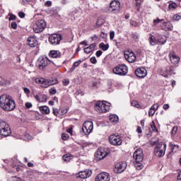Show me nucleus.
I'll use <instances>...</instances> for the list:
<instances>
[{"instance_id": "nucleus-1", "label": "nucleus", "mask_w": 181, "mask_h": 181, "mask_svg": "<svg viewBox=\"0 0 181 181\" xmlns=\"http://www.w3.org/2000/svg\"><path fill=\"white\" fill-rule=\"evenodd\" d=\"M0 107L4 111H13L16 107V104L11 96L2 95L0 96Z\"/></svg>"}, {"instance_id": "nucleus-2", "label": "nucleus", "mask_w": 181, "mask_h": 181, "mask_svg": "<svg viewBox=\"0 0 181 181\" xmlns=\"http://www.w3.org/2000/svg\"><path fill=\"white\" fill-rule=\"evenodd\" d=\"M110 107H111V103L107 101H98L95 104V110L97 112H107V111H110Z\"/></svg>"}, {"instance_id": "nucleus-3", "label": "nucleus", "mask_w": 181, "mask_h": 181, "mask_svg": "<svg viewBox=\"0 0 181 181\" xmlns=\"http://www.w3.org/2000/svg\"><path fill=\"white\" fill-rule=\"evenodd\" d=\"M166 151V144L164 142L158 143L154 148V154L157 158H162L165 156V152Z\"/></svg>"}, {"instance_id": "nucleus-4", "label": "nucleus", "mask_w": 181, "mask_h": 181, "mask_svg": "<svg viewBox=\"0 0 181 181\" xmlns=\"http://www.w3.org/2000/svg\"><path fill=\"white\" fill-rule=\"evenodd\" d=\"M12 134L9 124L3 120L0 121V135L2 136H9Z\"/></svg>"}, {"instance_id": "nucleus-5", "label": "nucleus", "mask_w": 181, "mask_h": 181, "mask_svg": "<svg viewBox=\"0 0 181 181\" xmlns=\"http://www.w3.org/2000/svg\"><path fill=\"white\" fill-rule=\"evenodd\" d=\"M46 28V21L45 20H38L33 25V31L35 33H42Z\"/></svg>"}, {"instance_id": "nucleus-6", "label": "nucleus", "mask_w": 181, "mask_h": 181, "mask_svg": "<svg viewBox=\"0 0 181 181\" xmlns=\"http://www.w3.org/2000/svg\"><path fill=\"white\" fill-rule=\"evenodd\" d=\"M113 73L118 76H126L128 74V67L124 64L117 65L113 69Z\"/></svg>"}, {"instance_id": "nucleus-7", "label": "nucleus", "mask_w": 181, "mask_h": 181, "mask_svg": "<svg viewBox=\"0 0 181 181\" xmlns=\"http://www.w3.org/2000/svg\"><path fill=\"white\" fill-rule=\"evenodd\" d=\"M49 64L50 60L49 58H47V57H40L37 62L36 66L40 70H43V69H45L46 66H49Z\"/></svg>"}, {"instance_id": "nucleus-8", "label": "nucleus", "mask_w": 181, "mask_h": 181, "mask_svg": "<svg viewBox=\"0 0 181 181\" xmlns=\"http://www.w3.org/2000/svg\"><path fill=\"white\" fill-rule=\"evenodd\" d=\"M93 129H94L93 122L86 121L83 123L82 131L84 132L85 135H90V134L93 132Z\"/></svg>"}, {"instance_id": "nucleus-9", "label": "nucleus", "mask_w": 181, "mask_h": 181, "mask_svg": "<svg viewBox=\"0 0 181 181\" xmlns=\"http://www.w3.org/2000/svg\"><path fill=\"white\" fill-rule=\"evenodd\" d=\"M109 141L111 145H114L115 146H119L122 145V139H121V136L112 134L109 137Z\"/></svg>"}, {"instance_id": "nucleus-10", "label": "nucleus", "mask_w": 181, "mask_h": 181, "mask_svg": "<svg viewBox=\"0 0 181 181\" xmlns=\"http://www.w3.org/2000/svg\"><path fill=\"white\" fill-rule=\"evenodd\" d=\"M119 5L120 4L118 1H112L110 3V6L107 8V12L108 13H111L112 12H114V13H117L119 12Z\"/></svg>"}, {"instance_id": "nucleus-11", "label": "nucleus", "mask_w": 181, "mask_h": 181, "mask_svg": "<svg viewBox=\"0 0 181 181\" xmlns=\"http://www.w3.org/2000/svg\"><path fill=\"white\" fill-rule=\"evenodd\" d=\"M61 41H62V35L59 34H52L49 37V42L53 46H57V45H60Z\"/></svg>"}, {"instance_id": "nucleus-12", "label": "nucleus", "mask_w": 181, "mask_h": 181, "mask_svg": "<svg viewBox=\"0 0 181 181\" xmlns=\"http://www.w3.org/2000/svg\"><path fill=\"white\" fill-rule=\"evenodd\" d=\"M124 58L129 63H135L136 60V56L132 50H127L124 52Z\"/></svg>"}, {"instance_id": "nucleus-13", "label": "nucleus", "mask_w": 181, "mask_h": 181, "mask_svg": "<svg viewBox=\"0 0 181 181\" xmlns=\"http://www.w3.org/2000/svg\"><path fill=\"white\" fill-rule=\"evenodd\" d=\"M135 162H142L144 160V151L142 148H138L133 154Z\"/></svg>"}, {"instance_id": "nucleus-14", "label": "nucleus", "mask_w": 181, "mask_h": 181, "mask_svg": "<svg viewBox=\"0 0 181 181\" xmlns=\"http://www.w3.org/2000/svg\"><path fill=\"white\" fill-rule=\"evenodd\" d=\"M127 169V163L125 161H120L115 165V173H122Z\"/></svg>"}, {"instance_id": "nucleus-15", "label": "nucleus", "mask_w": 181, "mask_h": 181, "mask_svg": "<svg viewBox=\"0 0 181 181\" xmlns=\"http://www.w3.org/2000/svg\"><path fill=\"white\" fill-rule=\"evenodd\" d=\"M111 180V176L108 173H100L95 177V181H110Z\"/></svg>"}, {"instance_id": "nucleus-16", "label": "nucleus", "mask_w": 181, "mask_h": 181, "mask_svg": "<svg viewBox=\"0 0 181 181\" xmlns=\"http://www.w3.org/2000/svg\"><path fill=\"white\" fill-rule=\"evenodd\" d=\"M172 74H176V67L173 66L165 67L163 74V77H169Z\"/></svg>"}, {"instance_id": "nucleus-17", "label": "nucleus", "mask_w": 181, "mask_h": 181, "mask_svg": "<svg viewBox=\"0 0 181 181\" xmlns=\"http://www.w3.org/2000/svg\"><path fill=\"white\" fill-rule=\"evenodd\" d=\"M135 74L136 77H139L140 78H144V77H146V74H148V71L145 68H137L135 71Z\"/></svg>"}, {"instance_id": "nucleus-18", "label": "nucleus", "mask_w": 181, "mask_h": 181, "mask_svg": "<svg viewBox=\"0 0 181 181\" xmlns=\"http://www.w3.org/2000/svg\"><path fill=\"white\" fill-rule=\"evenodd\" d=\"M169 57L173 64H177V63L180 62V58L179 57V56L176 55V53H175V52H170Z\"/></svg>"}, {"instance_id": "nucleus-19", "label": "nucleus", "mask_w": 181, "mask_h": 181, "mask_svg": "<svg viewBox=\"0 0 181 181\" xmlns=\"http://www.w3.org/2000/svg\"><path fill=\"white\" fill-rule=\"evenodd\" d=\"M93 172L91 170H86L84 171H81L78 173L77 177H80L81 179H87V177H90Z\"/></svg>"}, {"instance_id": "nucleus-20", "label": "nucleus", "mask_w": 181, "mask_h": 181, "mask_svg": "<svg viewBox=\"0 0 181 181\" xmlns=\"http://www.w3.org/2000/svg\"><path fill=\"white\" fill-rule=\"evenodd\" d=\"M96 155H97L98 159L101 160V159H104V158H105V156L108 155V153L105 151V149L104 148H98Z\"/></svg>"}, {"instance_id": "nucleus-21", "label": "nucleus", "mask_w": 181, "mask_h": 181, "mask_svg": "<svg viewBox=\"0 0 181 181\" xmlns=\"http://www.w3.org/2000/svg\"><path fill=\"white\" fill-rule=\"evenodd\" d=\"M35 81L36 83H40V84H42V87H44L45 88H47V87H50L49 83V79L40 78L35 79Z\"/></svg>"}, {"instance_id": "nucleus-22", "label": "nucleus", "mask_w": 181, "mask_h": 181, "mask_svg": "<svg viewBox=\"0 0 181 181\" xmlns=\"http://www.w3.org/2000/svg\"><path fill=\"white\" fill-rule=\"evenodd\" d=\"M28 43L30 47H35L37 46V40L35 37H29L28 39Z\"/></svg>"}, {"instance_id": "nucleus-23", "label": "nucleus", "mask_w": 181, "mask_h": 181, "mask_svg": "<svg viewBox=\"0 0 181 181\" xmlns=\"http://www.w3.org/2000/svg\"><path fill=\"white\" fill-rule=\"evenodd\" d=\"M62 56V53L57 50H52L49 52V57H52L53 59H59Z\"/></svg>"}, {"instance_id": "nucleus-24", "label": "nucleus", "mask_w": 181, "mask_h": 181, "mask_svg": "<svg viewBox=\"0 0 181 181\" xmlns=\"http://www.w3.org/2000/svg\"><path fill=\"white\" fill-rule=\"evenodd\" d=\"M95 49V43L91 44L89 47H87L84 49V52L86 53V54H88L93 52Z\"/></svg>"}, {"instance_id": "nucleus-25", "label": "nucleus", "mask_w": 181, "mask_h": 181, "mask_svg": "<svg viewBox=\"0 0 181 181\" xmlns=\"http://www.w3.org/2000/svg\"><path fill=\"white\" fill-rule=\"evenodd\" d=\"M158 42L159 41H158V38L156 39L155 36L151 35L150 37V45L151 46H156V45H159Z\"/></svg>"}, {"instance_id": "nucleus-26", "label": "nucleus", "mask_w": 181, "mask_h": 181, "mask_svg": "<svg viewBox=\"0 0 181 181\" xmlns=\"http://www.w3.org/2000/svg\"><path fill=\"white\" fill-rule=\"evenodd\" d=\"M163 25L165 30H172L173 29V25L170 22H163Z\"/></svg>"}, {"instance_id": "nucleus-27", "label": "nucleus", "mask_w": 181, "mask_h": 181, "mask_svg": "<svg viewBox=\"0 0 181 181\" xmlns=\"http://www.w3.org/2000/svg\"><path fill=\"white\" fill-rule=\"evenodd\" d=\"M40 110L42 111V114H50V109L47 106H40Z\"/></svg>"}, {"instance_id": "nucleus-28", "label": "nucleus", "mask_w": 181, "mask_h": 181, "mask_svg": "<svg viewBox=\"0 0 181 181\" xmlns=\"http://www.w3.org/2000/svg\"><path fill=\"white\" fill-rule=\"evenodd\" d=\"M81 64V60L74 62L73 64V66L70 68L69 73H73V71L76 70V68L78 67V66H80Z\"/></svg>"}, {"instance_id": "nucleus-29", "label": "nucleus", "mask_w": 181, "mask_h": 181, "mask_svg": "<svg viewBox=\"0 0 181 181\" xmlns=\"http://www.w3.org/2000/svg\"><path fill=\"white\" fill-rule=\"evenodd\" d=\"M35 98L39 103H42V101H46L47 100L46 95L43 96V95H35Z\"/></svg>"}, {"instance_id": "nucleus-30", "label": "nucleus", "mask_w": 181, "mask_h": 181, "mask_svg": "<svg viewBox=\"0 0 181 181\" xmlns=\"http://www.w3.org/2000/svg\"><path fill=\"white\" fill-rule=\"evenodd\" d=\"M157 39L158 45H165L166 43V37H163L162 35H158Z\"/></svg>"}, {"instance_id": "nucleus-31", "label": "nucleus", "mask_w": 181, "mask_h": 181, "mask_svg": "<svg viewBox=\"0 0 181 181\" xmlns=\"http://www.w3.org/2000/svg\"><path fill=\"white\" fill-rule=\"evenodd\" d=\"M109 119L110 122H118L119 118L116 115H110L109 116Z\"/></svg>"}, {"instance_id": "nucleus-32", "label": "nucleus", "mask_w": 181, "mask_h": 181, "mask_svg": "<svg viewBox=\"0 0 181 181\" xmlns=\"http://www.w3.org/2000/svg\"><path fill=\"white\" fill-rule=\"evenodd\" d=\"M99 46H100V49H102V50H103V52L108 50V49L110 48V45H108V44L105 45V44H104V42H101Z\"/></svg>"}, {"instance_id": "nucleus-33", "label": "nucleus", "mask_w": 181, "mask_h": 181, "mask_svg": "<svg viewBox=\"0 0 181 181\" xmlns=\"http://www.w3.org/2000/svg\"><path fill=\"white\" fill-rule=\"evenodd\" d=\"M134 166L137 170H141V169H143L144 168V164H142V162L135 161Z\"/></svg>"}, {"instance_id": "nucleus-34", "label": "nucleus", "mask_w": 181, "mask_h": 181, "mask_svg": "<svg viewBox=\"0 0 181 181\" xmlns=\"http://www.w3.org/2000/svg\"><path fill=\"white\" fill-rule=\"evenodd\" d=\"M176 8H177V4L173 1H170L168 9H176Z\"/></svg>"}, {"instance_id": "nucleus-35", "label": "nucleus", "mask_w": 181, "mask_h": 181, "mask_svg": "<svg viewBox=\"0 0 181 181\" xmlns=\"http://www.w3.org/2000/svg\"><path fill=\"white\" fill-rule=\"evenodd\" d=\"M136 1V9L138 12H139V8L141 4L144 2V0H135Z\"/></svg>"}, {"instance_id": "nucleus-36", "label": "nucleus", "mask_w": 181, "mask_h": 181, "mask_svg": "<svg viewBox=\"0 0 181 181\" xmlns=\"http://www.w3.org/2000/svg\"><path fill=\"white\" fill-rule=\"evenodd\" d=\"M48 81H49V86H54V84H57V83H59V81L57 78L49 79L48 80Z\"/></svg>"}, {"instance_id": "nucleus-37", "label": "nucleus", "mask_w": 181, "mask_h": 181, "mask_svg": "<svg viewBox=\"0 0 181 181\" xmlns=\"http://www.w3.org/2000/svg\"><path fill=\"white\" fill-rule=\"evenodd\" d=\"M66 112H69V107H64L61 109V112H59V115H66Z\"/></svg>"}, {"instance_id": "nucleus-38", "label": "nucleus", "mask_w": 181, "mask_h": 181, "mask_svg": "<svg viewBox=\"0 0 181 181\" xmlns=\"http://www.w3.org/2000/svg\"><path fill=\"white\" fill-rule=\"evenodd\" d=\"M131 105L132 107H136V108H141V105L136 100L132 101Z\"/></svg>"}, {"instance_id": "nucleus-39", "label": "nucleus", "mask_w": 181, "mask_h": 181, "mask_svg": "<svg viewBox=\"0 0 181 181\" xmlns=\"http://www.w3.org/2000/svg\"><path fill=\"white\" fill-rule=\"evenodd\" d=\"M177 133V126H175L174 127H173L171 130V136H175V135H176Z\"/></svg>"}, {"instance_id": "nucleus-40", "label": "nucleus", "mask_w": 181, "mask_h": 181, "mask_svg": "<svg viewBox=\"0 0 181 181\" xmlns=\"http://www.w3.org/2000/svg\"><path fill=\"white\" fill-rule=\"evenodd\" d=\"M63 159L65 162H69L71 159V156L70 154H65L63 156Z\"/></svg>"}, {"instance_id": "nucleus-41", "label": "nucleus", "mask_w": 181, "mask_h": 181, "mask_svg": "<svg viewBox=\"0 0 181 181\" xmlns=\"http://www.w3.org/2000/svg\"><path fill=\"white\" fill-rule=\"evenodd\" d=\"M151 129L154 132H158V129L156 128V125L155 124V122H152L151 124Z\"/></svg>"}, {"instance_id": "nucleus-42", "label": "nucleus", "mask_w": 181, "mask_h": 181, "mask_svg": "<svg viewBox=\"0 0 181 181\" xmlns=\"http://www.w3.org/2000/svg\"><path fill=\"white\" fill-rule=\"evenodd\" d=\"M62 139H63V141H67V139H69V134L63 133L62 134Z\"/></svg>"}, {"instance_id": "nucleus-43", "label": "nucleus", "mask_w": 181, "mask_h": 181, "mask_svg": "<svg viewBox=\"0 0 181 181\" xmlns=\"http://www.w3.org/2000/svg\"><path fill=\"white\" fill-rule=\"evenodd\" d=\"M158 108H159V105L156 104V105H152L151 107L150 108V110H152L153 111L156 112Z\"/></svg>"}, {"instance_id": "nucleus-44", "label": "nucleus", "mask_w": 181, "mask_h": 181, "mask_svg": "<svg viewBox=\"0 0 181 181\" xmlns=\"http://www.w3.org/2000/svg\"><path fill=\"white\" fill-rule=\"evenodd\" d=\"M170 147L171 148L173 152H174L175 149H177L179 148V146L174 145L172 143H170Z\"/></svg>"}, {"instance_id": "nucleus-45", "label": "nucleus", "mask_w": 181, "mask_h": 181, "mask_svg": "<svg viewBox=\"0 0 181 181\" xmlns=\"http://www.w3.org/2000/svg\"><path fill=\"white\" fill-rule=\"evenodd\" d=\"M130 24L132 26H134L135 28H136V26H139V23L135 21H131Z\"/></svg>"}, {"instance_id": "nucleus-46", "label": "nucleus", "mask_w": 181, "mask_h": 181, "mask_svg": "<svg viewBox=\"0 0 181 181\" xmlns=\"http://www.w3.org/2000/svg\"><path fill=\"white\" fill-rule=\"evenodd\" d=\"M102 25H103V21L100 18H98L97 22H96L97 28H100V26Z\"/></svg>"}, {"instance_id": "nucleus-47", "label": "nucleus", "mask_w": 181, "mask_h": 181, "mask_svg": "<svg viewBox=\"0 0 181 181\" xmlns=\"http://www.w3.org/2000/svg\"><path fill=\"white\" fill-rule=\"evenodd\" d=\"M11 27L12 28V29H17L18 23H16V22L15 21H13L11 22Z\"/></svg>"}, {"instance_id": "nucleus-48", "label": "nucleus", "mask_w": 181, "mask_h": 181, "mask_svg": "<svg viewBox=\"0 0 181 181\" xmlns=\"http://www.w3.org/2000/svg\"><path fill=\"white\" fill-rule=\"evenodd\" d=\"M8 16H10L8 18L9 21H15L16 19V16H15L12 13H9Z\"/></svg>"}, {"instance_id": "nucleus-49", "label": "nucleus", "mask_w": 181, "mask_h": 181, "mask_svg": "<svg viewBox=\"0 0 181 181\" xmlns=\"http://www.w3.org/2000/svg\"><path fill=\"white\" fill-rule=\"evenodd\" d=\"M53 114L54 115L57 117L58 115H60V112H59V110H57V108L53 107Z\"/></svg>"}, {"instance_id": "nucleus-50", "label": "nucleus", "mask_w": 181, "mask_h": 181, "mask_svg": "<svg viewBox=\"0 0 181 181\" xmlns=\"http://www.w3.org/2000/svg\"><path fill=\"white\" fill-rule=\"evenodd\" d=\"M180 19H181V16L179 14H175L173 16V21H180Z\"/></svg>"}, {"instance_id": "nucleus-51", "label": "nucleus", "mask_w": 181, "mask_h": 181, "mask_svg": "<svg viewBox=\"0 0 181 181\" xmlns=\"http://www.w3.org/2000/svg\"><path fill=\"white\" fill-rule=\"evenodd\" d=\"M91 87L92 88H93V90H95V88H98V83L93 82Z\"/></svg>"}, {"instance_id": "nucleus-52", "label": "nucleus", "mask_w": 181, "mask_h": 181, "mask_svg": "<svg viewBox=\"0 0 181 181\" xmlns=\"http://www.w3.org/2000/svg\"><path fill=\"white\" fill-rule=\"evenodd\" d=\"M56 93H57V90H56V88H52L49 90V93L52 95H54V94H56Z\"/></svg>"}, {"instance_id": "nucleus-53", "label": "nucleus", "mask_w": 181, "mask_h": 181, "mask_svg": "<svg viewBox=\"0 0 181 181\" xmlns=\"http://www.w3.org/2000/svg\"><path fill=\"white\" fill-rule=\"evenodd\" d=\"M90 62L93 63V64H95L97 63V59L95 57H93L90 59Z\"/></svg>"}, {"instance_id": "nucleus-54", "label": "nucleus", "mask_w": 181, "mask_h": 181, "mask_svg": "<svg viewBox=\"0 0 181 181\" xmlns=\"http://www.w3.org/2000/svg\"><path fill=\"white\" fill-rule=\"evenodd\" d=\"M77 12H78L77 10H74L73 11H70L69 13V16H74L77 13Z\"/></svg>"}, {"instance_id": "nucleus-55", "label": "nucleus", "mask_w": 181, "mask_h": 181, "mask_svg": "<svg viewBox=\"0 0 181 181\" xmlns=\"http://www.w3.org/2000/svg\"><path fill=\"white\" fill-rule=\"evenodd\" d=\"M155 110H151V109H150L149 110V111H148V115H149V117H153V115H155Z\"/></svg>"}, {"instance_id": "nucleus-56", "label": "nucleus", "mask_w": 181, "mask_h": 181, "mask_svg": "<svg viewBox=\"0 0 181 181\" xmlns=\"http://www.w3.org/2000/svg\"><path fill=\"white\" fill-rule=\"evenodd\" d=\"M62 83H63V86H69V83H70V81H69V79H64L63 81H62Z\"/></svg>"}, {"instance_id": "nucleus-57", "label": "nucleus", "mask_w": 181, "mask_h": 181, "mask_svg": "<svg viewBox=\"0 0 181 181\" xmlns=\"http://www.w3.org/2000/svg\"><path fill=\"white\" fill-rule=\"evenodd\" d=\"M115 36V33L114 31H112L110 33V40H112Z\"/></svg>"}, {"instance_id": "nucleus-58", "label": "nucleus", "mask_w": 181, "mask_h": 181, "mask_svg": "<svg viewBox=\"0 0 181 181\" xmlns=\"http://www.w3.org/2000/svg\"><path fill=\"white\" fill-rule=\"evenodd\" d=\"M23 91L25 94L28 95L30 93V90L28 88H23Z\"/></svg>"}, {"instance_id": "nucleus-59", "label": "nucleus", "mask_w": 181, "mask_h": 181, "mask_svg": "<svg viewBox=\"0 0 181 181\" xmlns=\"http://www.w3.org/2000/svg\"><path fill=\"white\" fill-rule=\"evenodd\" d=\"M95 54H96L97 57H100V56H101V54H103V51L98 50V51L96 52Z\"/></svg>"}, {"instance_id": "nucleus-60", "label": "nucleus", "mask_w": 181, "mask_h": 181, "mask_svg": "<svg viewBox=\"0 0 181 181\" xmlns=\"http://www.w3.org/2000/svg\"><path fill=\"white\" fill-rule=\"evenodd\" d=\"M25 138H26L27 141H30V139H32V136H30V134H26Z\"/></svg>"}, {"instance_id": "nucleus-61", "label": "nucleus", "mask_w": 181, "mask_h": 181, "mask_svg": "<svg viewBox=\"0 0 181 181\" xmlns=\"http://www.w3.org/2000/svg\"><path fill=\"white\" fill-rule=\"evenodd\" d=\"M136 132L138 134H142V129L141 128V127H137V129H136Z\"/></svg>"}, {"instance_id": "nucleus-62", "label": "nucleus", "mask_w": 181, "mask_h": 181, "mask_svg": "<svg viewBox=\"0 0 181 181\" xmlns=\"http://www.w3.org/2000/svg\"><path fill=\"white\" fill-rule=\"evenodd\" d=\"M154 23H159L160 22H163V19H159V18H157L156 20H154L153 21Z\"/></svg>"}, {"instance_id": "nucleus-63", "label": "nucleus", "mask_w": 181, "mask_h": 181, "mask_svg": "<svg viewBox=\"0 0 181 181\" xmlns=\"http://www.w3.org/2000/svg\"><path fill=\"white\" fill-rule=\"evenodd\" d=\"M26 108H32V104L29 102L25 103Z\"/></svg>"}, {"instance_id": "nucleus-64", "label": "nucleus", "mask_w": 181, "mask_h": 181, "mask_svg": "<svg viewBox=\"0 0 181 181\" xmlns=\"http://www.w3.org/2000/svg\"><path fill=\"white\" fill-rule=\"evenodd\" d=\"M18 16H20V18H25V13L19 12Z\"/></svg>"}]
</instances>
